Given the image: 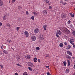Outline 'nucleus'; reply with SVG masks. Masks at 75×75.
<instances>
[{
    "instance_id": "1",
    "label": "nucleus",
    "mask_w": 75,
    "mask_h": 75,
    "mask_svg": "<svg viewBox=\"0 0 75 75\" xmlns=\"http://www.w3.org/2000/svg\"><path fill=\"white\" fill-rule=\"evenodd\" d=\"M67 16V14L63 13L61 15V18L62 19L65 18H66Z\"/></svg>"
},
{
    "instance_id": "2",
    "label": "nucleus",
    "mask_w": 75,
    "mask_h": 75,
    "mask_svg": "<svg viewBox=\"0 0 75 75\" xmlns=\"http://www.w3.org/2000/svg\"><path fill=\"white\" fill-rule=\"evenodd\" d=\"M31 38L32 39V41H35V40H36V37L35 36H32Z\"/></svg>"
},
{
    "instance_id": "3",
    "label": "nucleus",
    "mask_w": 75,
    "mask_h": 75,
    "mask_svg": "<svg viewBox=\"0 0 75 75\" xmlns=\"http://www.w3.org/2000/svg\"><path fill=\"white\" fill-rule=\"evenodd\" d=\"M25 35L27 37H28L29 35L28 34V32L27 31H26L24 32Z\"/></svg>"
},
{
    "instance_id": "4",
    "label": "nucleus",
    "mask_w": 75,
    "mask_h": 75,
    "mask_svg": "<svg viewBox=\"0 0 75 75\" xmlns=\"http://www.w3.org/2000/svg\"><path fill=\"white\" fill-rule=\"evenodd\" d=\"M39 31V30L38 28H36L34 30V33L35 34H37V33H38V32Z\"/></svg>"
},
{
    "instance_id": "5",
    "label": "nucleus",
    "mask_w": 75,
    "mask_h": 75,
    "mask_svg": "<svg viewBox=\"0 0 75 75\" xmlns=\"http://www.w3.org/2000/svg\"><path fill=\"white\" fill-rule=\"evenodd\" d=\"M57 34H59V35H61V34H62V32L60 30H57Z\"/></svg>"
},
{
    "instance_id": "6",
    "label": "nucleus",
    "mask_w": 75,
    "mask_h": 75,
    "mask_svg": "<svg viewBox=\"0 0 75 75\" xmlns=\"http://www.w3.org/2000/svg\"><path fill=\"white\" fill-rule=\"evenodd\" d=\"M39 38L40 40H44V36L42 35H40Z\"/></svg>"
},
{
    "instance_id": "7",
    "label": "nucleus",
    "mask_w": 75,
    "mask_h": 75,
    "mask_svg": "<svg viewBox=\"0 0 75 75\" xmlns=\"http://www.w3.org/2000/svg\"><path fill=\"white\" fill-rule=\"evenodd\" d=\"M28 64V66H30V67H33L34 66L33 64L31 62H29Z\"/></svg>"
},
{
    "instance_id": "8",
    "label": "nucleus",
    "mask_w": 75,
    "mask_h": 75,
    "mask_svg": "<svg viewBox=\"0 0 75 75\" xmlns=\"http://www.w3.org/2000/svg\"><path fill=\"white\" fill-rule=\"evenodd\" d=\"M64 31H65L66 32H67L68 33H70L69 30H68L67 29V28L65 27H64Z\"/></svg>"
},
{
    "instance_id": "9",
    "label": "nucleus",
    "mask_w": 75,
    "mask_h": 75,
    "mask_svg": "<svg viewBox=\"0 0 75 75\" xmlns=\"http://www.w3.org/2000/svg\"><path fill=\"white\" fill-rule=\"evenodd\" d=\"M67 53L68 54H69V55H71V56L72 55V53L71 52L69 51H67Z\"/></svg>"
},
{
    "instance_id": "10",
    "label": "nucleus",
    "mask_w": 75,
    "mask_h": 75,
    "mask_svg": "<svg viewBox=\"0 0 75 75\" xmlns=\"http://www.w3.org/2000/svg\"><path fill=\"white\" fill-rule=\"evenodd\" d=\"M47 11L46 10L43 11V14L44 15H47Z\"/></svg>"
},
{
    "instance_id": "11",
    "label": "nucleus",
    "mask_w": 75,
    "mask_h": 75,
    "mask_svg": "<svg viewBox=\"0 0 75 75\" xmlns=\"http://www.w3.org/2000/svg\"><path fill=\"white\" fill-rule=\"evenodd\" d=\"M25 58L26 59H30L31 58V56L30 55H27L25 56Z\"/></svg>"
},
{
    "instance_id": "12",
    "label": "nucleus",
    "mask_w": 75,
    "mask_h": 75,
    "mask_svg": "<svg viewBox=\"0 0 75 75\" xmlns=\"http://www.w3.org/2000/svg\"><path fill=\"white\" fill-rule=\"evenodd\" d=\"M65 72L66 74H68V73H69V69H66Z\"/></svg>"
},
{
    "instance_id": "13",
    "label": "nucleus",
    "mask_w": 75,
    "mask_h": 75,
    "mask_svg": "<svg viewBox=\"0 0 75 75\" xmlns=\"http://www.w3.org/2000/svg\"><path fill=\"white\" fill-rule=\"evenodd\" d=\"M3 4V2L1 0H0V6H2Z\"/></svg>"
},
{
    "instance_id": "14",
    "label": "nucleus",
    "mask_w": 75,
    "mask_h": 75,
    "mask_svg": "<svg viewBox=\"0 0 75 75\" xmlns=\"http://www.w3.org/2000/svg\"><path fill=\"white\" fill-rule=\"evenodd\" d=\"M59 46L60 47L62 48V47H63L64 46V44L62 43H60L59 45Z\"/></svg>"
},
{
    "instance_id": "15",
    "label": "nucleus",
    "mask_w": 75,
    "mask_h": 75,
    "mask_svg": "<svg viewBox=\"0 0 75 75\" xmlns=\"http://www.w3.org/2000/svg\"><path fill=\"white\" fill-rule=\"evenodd\" d=\"M37 58L35 57L33 59V61L34 62H37Z\"/></svg>"
},
{
    "instance_id": "16",
    "label": "nucleus",
    "mask_w": 75,
    "mask_h": 75,
    "mask_svg": "<svg viewBox=\"0 0 75 75\" xmlns=\"http://www.w3.org/2000/svg\"><path fill=\"white\" fill-rule=\"evenodd\" d=\"M67 62H68V65L67 66H68V67H69V66L70 65V61L69 60H67Z\"/></svg>"
},
{
    "instance_id": "17",
    "label": "nucleus",
    "mask_w": 75,
    "mask_h": 75,
    "mask_svg": "<svg viewBox=\"0 0 75 75\" xmlns=\"http://www.w3.org/2000/svg\"><path fill=\"white\" fill-rule=\"evenodd\" d=\"M74 42V40L73 38H71L70 39V42Z\"/></svg>"
},
{
    "instance_id": "18",
    "label": "nucleus",
    "mask_w": 75,
    "mask_h": 75,
    "mask_svg": "<svg viewBox=\"0 0 75 75\" xmlns=\"http://www.w3.org/2000/svg\"><path fill=\"white\" fill-rule=\"evenodd\" d=\"M70 15L72 17H74V15L72 14L71 13H69Z\"/></svg>"
},
{
    "instance_id": "19",
    "label": "nucleus",
    "mask_w": 75,
    "mask_h": 75,
    "mask_svg": "<svg viewBox=\"0 0 75 75\" xmlns=\"http://www.w3.org/2000/svg\"><path fill=\"white\" fill-rule=\"evenodd\" d=\"M64 65V66H66L67 65V62L65 61H64L63 62Z\"/></svg>"
},
{
    "instance_id": "20",
    "label": "nucleus",
    "mask_w": 75,
    "mask_h": 75,
    "mask_svg": "<svg viewBox=\"0 0 75 75\" xmlns=\"http://www.w3.org/2000/svg\"><path fill=\"white\" fill-rule=\"evenodd\" d=\"M3 52H4V53L5 54H7V51H6L4 50L3 51Z\"/></svg>"
},
{
    "instance_id": "21",
    "label": "nucleus",
    "mask_w": 75,
    "mask_h": 75,
    "mask_svg": "<svg viewBox=\"0 0 75 75\" xmlns=\"http://www.w3.org/2000/svg\"><path fill=\"white\" fill-rule=\"evenodd\" d=\"M34 16H33L30 18L31 19H32L33 20H34Z\"/></svg>"
},
{
    "instance_id": "22",
    "label": "nucleus",
    "mask_w": 75,
    "mask_h": 75,
    "mask_svg": "<svg viewBox=\"0 0 75 75\" xmlns=\"http://www.w3.org/2000/svg\"><path fill=\"white\" fill-rule=\"evenodd\" d=\"M71 45H69L67 47V48L68 49H70V48H71Z\"/></svg>"
},
{
    "instance_id": "23",
    "label": "nucleus",
    "mask_w": 75,
    "mask_h": 75,
    "mask_svg": "<svg viewBox=\"0 0 75 75\" xmlns=\"http://www.w3.org/2000/svg\"><path fill=\"white\" fill-rule=\"evenodd\" d=\"M67 57H68V59H71V57L69 56H67Z\"/></svg>"
},
{
    "instance_id": "24",
    "label": "nucleus",
    "mask_w": 75,
    "mask_h": 75,
    "mask_svg": "<svg viewBox=\"0 0 75 75\" xmlns=\"http://www.w3.org/2000/svg\"><path fill=\"white\" fill-rule=\"evenodd\" d=\"M6 25L7 27H10V25H9V24H8V23H6Z\"/></svg>"
},
{
    "instance_id": "25",
    "label": "nucleus",
    "mask_w": 75,
    "mask_h": 75,
    "mask_svg": "<svg viewBox=\"0 0 75 75\" xmlns=\"http://www.w3.org/2000/svg\"><path fill=\"white\" fill-rule=\"evenodd\" d=\"M4 46L3 45L1 47V48L2 50H3V48L4 47Z\"/></svg>"
},
{
    "instance_id": "26",
    "label": "nucleus",
    "mask_w": 75,
    "mask_h": 75,
    "mask_svg": "<svg viewBox=\"0 0 75 75\" xmlns=\"http://www.w3.org/2000/svg\"><path fill=\"white\" fill-rule=\"evenodd\" d=\"M33 13L35 16H37V14L35 12H34Z\"/></svg>"
},
{
    "instance_id": "27",
    "label": "nucleus",
    "mask_w": 75,
    "mask_h": 75,
    "mask_svg": "<svg viewBox=\"0 0 75 75\" xmlns=\"http://www.w3.org/2000/svg\"><path fill=\"white\" fill-rule=\"evenodd\" d=\"M36 49L37 50H40V47H36Z\"/></svg>"
},
{
    "instance_id": "28",
    "label": "nucleus",
    "mask_w": 75,
    "mask_h": 75,
    "mask_svg": "<svg viewBox=\"0 0 75 75\" xmlns=\"http://www.w3.org/2000/svg\"><path fill=\"white\" fill-rule=\"evenodd\" d=\"M72 34L74 36H75V31H74L72 32Z\"/></svg>"
},
{
    "instance_id": "29",
    "label": "nucleus",
    "mask_w": 75,
    "mask_h": 75,
    "mask_svg": "<svg viewBox=\"0 0 75 75\" xmlns=\"http://www.w3.org/2000/svg\"><path fill=\"white\" fill-rule=\"evenodd\" d=\"M45 57H50V56L49 55V54H46Z\"/></svg>"
},
{
    "instance_id": "30",
    "label": "nucleus",
    "mask_w": 75,
    "mask_h": 75,
    "mask_svg": "<svg viewBox=\"0 0 75 75\" xmlns=\"http://www.w3.org/2000/svg\"><path fill=\"white\" fill-rule=\"evenodd\" d=\"M29 70H30V71H32V69L31 68V67H28V68Z\"/></svg>"
},
{
    "instance_id": "31",
    "label": "nucleus",
    "mask_w": 75,
    "mask_h": 75,
    "mask_svg": "<svg viewBox=\"0 0 75 75\" xmlns=\"http://www.w3.org/2000/svg\"><path fill=\"white\" fill-rule=\"evenodd\" d=\"M18 8L19 9V10H20L21 8H22V7L19 6L18 7Z\"/></svg>"
},
{
    "instance_id": "32",
    "label": "nucleus",
    "mask_w": 75,
    "mask_h": 75,
    "mask_svg": "<svg viewBox=\"0 0 75 75\" xmlns=\"http://www.w3.org/2000/svg\"><path fill=\"white\" fill-rule=\"evenodd\" d=\"M19 28H20V27H17L16 28L17 31H18V30H19Z\"/></svg>"
},
{
    "instance_id": "33",
    "label": "nucleus",
    "mask_w": 75,
    "mask_h": 75,
    "mask_svg": "<svg viewBox=\"0 0 75 75\" xmlns=\"http://www.w3.org/2000/svg\"><path fill=\"white\" fill-rule=\"evenodd\" d=\"M56 34L57 37H59V35H58V33H56Z\"/></svg>"
},
{
    "instance_id": "34",
    "label": "nucleus",
    "mask_w": 75,
    "mask_h": 75,
    "mask_svg": "<svg viewBox=\"0 0 75 75\" xmlns=\"http://www.w3.org/2000/svg\"><path fill=\"white\" fill-rule=\"evenodd\" d=\"M23 75H27V72H25L23 73Z\"/></svg>"
},
{
    "instance_id": "35",
    "label": "nucleus",
    "mask_w": 75,
    "mask_h": 75,
    "mask_svg": "<svg viewBox=\"0 0 75 75\" xmlns=\"http://www.w3.org/2000/svg\"><path fill=\"white\" fill-rule=\"evenodd\" d=\"M46 3L47 4L48 3H49V1H48V0H46Z\"/></svg>"
},
{
    "instance_id": "36",
    "label": "nucleus",
    "mask_w": 75,
    "mask_h": 75,
    "mask_svg": "<svg viewBox=\"0 0 75 75\" xmlns=\"http://www.w3.org/2000/svg\"><path fill=\"white\" fill-rule=\"evenodd\" d=\"M71 21H70V20H69L68 21V24H70V23H71Z\"/></svg>"
},
{
    "instance_id": "37",
    "label": "nucleus",
    "mask_w": 75,
    "mask_h": 75,
    "mask_svg": "<svg viewBox=\"0 0 75 75\" xmlns=\"http://www.w3.org/2000/svg\"><path fill=\"white\" fill-rule=\"evenodd\" d=\"M3 20H6V16H4V18H3Z\"/></svg>"
},
{
    "instance_id": "38",
    "label": "nucleus",
    "mask_w": 75,
    "mask_h": 75,
    "mask_svg": "<svg viewBox=\"0 0 75 75\" xmlns=\"http://www.w3.org/2000/svg\"><path fill=\"white\" fill-rule=\"evenodd\" d=\"M70 42L71 44H72V45H74V43L72 42Z\"/></svg>"
},
{
    "instance_id": "39",
    "label": "nucleus",
    "mask_w": 75,
    "mask_h": 75,
    "mask_svg": "<svg viewBox=\"0 0 75 75\" xmlns=\"http://www.w3.org/2000/svg\"><path fill=\"white\" fill-rule=\"evenodd\" d=\"M67 45L68 43H67V42H64V45Z\"/></svg>"
},
{
    "instance_id": "40",
    "label": "nucleus",
    "mask_w": 75,
    "mask_h": 75,
    "mask_svg": "<svg viewBox=\"0 0 75 75\" xmlns=\"http://www.w3.org/2000/svg\"><path fill=\"white\" fill-rule=\"evenodd\" d=\"M47 75H51V74H50V73H49V72H47Z\"/></svg>"
},
{
    "instance_id": "41",
    "label": "nucleus",
    "mask_w": 75,
    "mask_h": 75,
    "mask_svg": "<svg viewBox=\"0 0 75 75\" xmlns=\"http://www.w3.org/2000/svg\"><path fill=\"white\" fill-rule=\"evenodd\" d=\"M62 4H63V5H65L66 4H67V3L65 2H63Z\"/></svg>"
},
{
    "instance_id": "42",
    "label": "nucleus",
    "mask_w": 75,
    "mask_h": 75,
    "mask_svg": "<svg viewBox=\"0 0 75 75\" xmlns=\"http://www.w3.org/2000/svg\"><path fill=\"white\" fill-rule=\"evenodd\" d=\"M8 42H9V43H10V42H11L12 41L11 40H10L9 41H7Z\"/></svg>"
},
{
    "instance_id": "43",
    "label": "nucleus",
    "mask_w": 75,
    "mask_h": 75,
    "mask_svg": "<svg viewBox=\"0 0 75 75\" xmlns=\"http://www.w3.org/2000/svg\"><path fill=\"white\" fill-rule=\"evenodd\" d=\"M0 66H1V68H2V69L3 68V65H0Z\"/></svg>"
},
{
    "instance_id": "44",
    "label": "nucleus",
    "mask_w": 75,
    "mask_h": 75,
    "mask_svg": "<svg viewBox=\"0 0 75 75\" xmlns=\"http://www.w3.org/2000/svg\"><path fill=\"white\" fill-rule=\"evenodd\" d=\"M63 2H63V1H60V3H62V4H63Z\"/></svg>"
},
{
    "instance_id": "45",
    "label": "nucleus",
    "mask_w": 75,
    "mask_h": 75,
    "mask_svg": "<svg viewBox=\"0 0 75 75\" xmlns=\"http://www.w3.org/2000/svg\"><path fill=\"white\" fill-rule=\"evenodd\" d=\"M49 9H51V8H52V6H49Z\"/></svg>"
},
{
    "instance_id": "46",
    "label": "nucleus",
    "mask_w": 75,
    "mask_h": 75,
    "mask_svg": "<svg viewBox=\"0 0 75 75\" xmlns=\"http://www.w3.org/2000/svg\"><path fill=\"white\" fill-rule=\"evenodd\" d=\"M43 27H45V28L47 27V25H44L43 26Z\"/></svg>"
},
{
    "instance_id": "47",
    "label": "nucleus",
    "mask_w": 75,
    "mask_h": 75,
    "mask_svg": "<svg viewBox=\"0 0 75 75\" xmlns=\"http://www.w3.org/2000/svg\"><path fill=\"white\" fill-rule=\"evenodd\" d=\"M38 62H40V59H38Z\"/></svg>"
},
{
    "instance_id": "48",
    "label": "nucleus",
    "mask_w": 75,
    "mask_h": 75,
    "mask_svg": "<svg viewBox=\"0 0 75 75\" xmlns=\"http://www.w3.org/2000/svg\"><path fill=\"white\" fill-rule=\"evenodd\" d=\"M17 65H18V66H19V67H21V65H20V64H18Z\"/></svg>"
},
{
    "instance_id": "49",
    "label": "nucleus",
    "mask_w": 75,
    "mask_h": 75,
    "mask_svg": "<svg viewBox=\"0 0 75 75\" xmlns=\"http://www.w3.org/2000/svg\"><path fill=\"white\" fill-rule=\"evenodd\" d=\"M46 68H48L49 69H50V67L48 66H46Z\"/></svg>"
},
{
    "instance_id": "50",
    "label": "nucleus",
    "mask_w": 75,
    "mask_h": 75,
    "mask_svg": "<svg viewBox=\"0 0 75 75\" xmlns=\"http://www.w3.org/2000/svg\"><path fill=\"white\" fill-rule=\"evenodd\" d=\"M26 14H28V11L26 12Z\"/></svg>"
},
{
    "instance_id": "51",
    "label": "nucleus",
    "mask_w": 75,
    "mask_h": 75,
    "mask_svg": "<svg viewBox=\"0 0 75 75\" xmlns=\"http://www.w3.org/2000/svg\"><path fill=\"white\" fill-rule=\"evenodd\" d=\"M12 1H13L12 2L14 3V2H15V1H16V0H13Z\"/></svg>"
},
{
    "instance_id": "52",
    "label": "nucleus",
    "mask_w": 75,
    "mask_h": 75,
    "mask_svg": "<svg viewBox=\"0 0 75 75\" xmlns=\"http://www.w3.org/2000/svg\"><path fill=\"white\" fill-rule=\"evenodd\" d=\"M44 30H47V29L46 28H45V27H43Z\"/></svg>"
},
{
    "instance_id": "53",
    "label": "nucleus",
    "mask_w": 75,
    "mask_h": 75,
    "mask_svg": "<svg viewBox=\"0 0 75 75\" xmlns=\"http://www.w3.org/2000/svg\"><path fill=\"white\" fill-rule=\"evenodd\" d=\"M15 75H18V74L17 73H15Z\"/></svg>"
},
{
    "instance_id": "54",
    "label": "nucleus",
    "mask_w": 75,
    "mask_h": 75,
    "mask_svg": "<svg viewBox=\"0 0 75 75\" xmlns=\"http://www.w3.org/2000/svg\"><path fill=\"white\" fill-rule=\"evenodd\" d=\"M1 25H2V23L0 22V26H1Z\"/></svg>"
},
{
    "instance_id": "55",
    "label": "nucleus",
    "mask_w": 75,
    "mask_h": 75,
    "mask_svg": "<svg viewBox=\"0 0 75 75\" xmlns=\"http://www.w3.org/2000/svg\"><path fill=\"white\" fill-rule=\"evenodd\" d=\"M73 46L74 48H75V45L74 44V45H73Z\"/></svg>"
},
{
    "instance_id": "56",
    "label": "nucleus",
    "mask_w": 75,
    "mask_h": 75,
    "mask_svg": "<svg viewBox=\"0 0 75 75\" xmlns=\"http://www.w3.org/2000/svg\"><path fill=\"white\" fill-rule=\"evenodd\" d=\"M72 58H73V59H74V58H75V57H73Z\"/></svg>"
},
{
    "instance_id": "57",
    "label": "nucleus",
    "mask_w": 75,
    "mask_h": 75,
    "mask_svg": "<svg viewBox=\"0 0 75 75\" xmlns=\"http://www.w3.org/2000/svg\"><path fill=\"white\" fill-rule=\"evenodd\" d=\"M74 10H75V8H74Z\"/></svg>"
},
{
    "instance_id": "58",
    "label": "nucleus",
    "mask_w": 75,
    "mask_h": 75,
    "mask_svg": "<svg viewBox=\"0 0 75 75\" xmlns=\"http://www.w3.org/2000/svg\"><path fill=\"white\" fill-rule=\"evenodd\" d=\"M74 75H75V73H74Z\"/></svg>"
},
{
    "instance_id": "59",
    "label": "nucleus",
    "mask_w": 75,
    "mask_h": 75,
    "mask_svg": "<svg viewBox=\"0 0 75 75\" xmlns=\"http://www.w3.org/2000/svg\"><path fill=\"white\" fill-rule=\"evenodd\" d=\"M9 3H10V1H9Z\"/></svg>"
},
{
    "instance_id": "60",
    "label": "nucleus",
    "mask_w": 75,
    "mask_h": 75,
    "mask_svg": "<svg viewBox=\"0 0 75 75\" xmlns=\"http://www.w3.org/2000/svg\"><path fill=\"white\" fill-rule=\"evenodd\" d=\"M13 49V50H14V49Z\"/></svg>"
},
{
    "instance_id": "61",
    "label": "nucleus",
    "mask_w": 75,
    "mask_h": 75,
    "mask_svg": "<svg viewBox=\"0 0 75 75\" xmlns=\"http://www.w3.org/2000/svg\"><path fill=\"white\" fill-rule=\"evenodd\" d=\"M6 75H8V74H7Z\"/></svg>"
},
{
    "instance_id": "62",
    "label": "nucleus",
    "mask_w": 75,
    "mask_h": 75,
    "mask_svg": "<svg viewBox=\"0 0 75 75\" xmlns=\"http://www.w3.org/2000/svg\"><path fill=\"white\" fill-rule=\"evenodd\" d=\"M44 1H45V0H44Z\"/></svg>"
}]
</instances>
